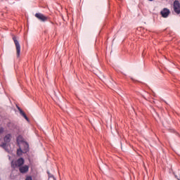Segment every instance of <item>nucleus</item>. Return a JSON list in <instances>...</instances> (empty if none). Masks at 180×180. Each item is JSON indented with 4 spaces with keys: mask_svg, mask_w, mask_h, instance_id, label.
<instances>
[{
    "mask_svg": "<svg viewBox=\"0 0 180 180\" xmlns=\"http://www.w3.org/2000/svg\"><path fill=\"white\" fill-rule=\"evenodd\" d=\"M25 165V159L23 158H20L18 160H13L11 162V168L13 169L16 168H20L22 165Z\"/></svg>",
    "mask_w": 180,
    "mask_h": 180,
    "instance_id": "f257e3e1",
    "label": "nucleus"
},
{
    "mask_svg": "<svg viewBox=\"0 0 180 180\" xmlns=\"http://www.w3.org/2000/svg\"><path fill=\"white\" fill-rule=\"evenodd\" d=\"M24 149L22 150V148H18L17 150V155H22L23 154H26L29 151V143L27 142L23 143Z\"/></svg>",
    "mask_w": 180,
    "mask_h": 180,
    "instance_id": "f03ea898",
    "label": "nucleus"
},
{
    "mask_svg": "<svg viewBox=\"0 0 180 180\" xmlns=\"http://www.w3.org/2000/svg\"><path fill=\"white\" fill-rule=\"evenodd\" d=\"M13 40L14 41V44L16 49L17 57L19 58L20 57V44H19V41L16 39V37H13Z\"/></svg>",
    "mask_w": 180,
    "mask_h": 180,
    "instance_id": "7ed1b4c3",
    "label": "nucleus"
},
{
    "mask_svg": "<svg viewBox=\"0 0 180 180\" xmlns=\"http://www.w3.org/2000/svg\"><path fill=\"white\" fill-rule=\"evenodd\" d=\"M173 9L176 15L180 14V2L178 0H175L173 3Z\"/></svg>",
    "mask_w": 180,
    "mask_h": 180,
    "instance_id": "20e7f679",
    "label": "nucleus"
},
{
    "mask_svg": "<svg viewBox=\"0 0 180 180\" xmlns=\"http://www.w3.org/2000/svg\"><path fill=\"white\" fill-rule=\"evenodd\" d=\"M35 17H37L39 20H41V22H47V20H49V17L44 15L40 13H37Z\"/></svg>",
    "mask_w": 180,
    "mask_h": 180,
    "instance_id": "39448f33",
    "label": "nucleus"
},
{
    "mask_svg": "<svg viewBox=\"0 0 180 180\" xmlns=\"http://www.w3.org/2000/svg\"><path fill=\"white\" fill-rule=\"evenodd\" d=\"M169 13H171V11L167 8H163L160 12L162 18H168V16H169Z\"/></svg>",
    "mask_w": 180,
    "mask_h": 180,
    "instance_id": "423d86ee",
    "label": "nucleus"
},
{
    "mask_svg": "<svg viewBox=\"0 0 180 180\" xmlns=\"http://www.w3.org/2000/svg\"><path fill=\"white\" fill-rule=\"evenodd\" d=\"M18 169L20 174H27V172H29V165H22Z\"/></svg>",
    "mask_w": 180,
    "mask_h": 180,
    "instance_id": "0eeeda50",
    "label": "nucleus"
},
{
    "mask_svg": "<svg viewBox=\"0 0 180 180\" xmlns=\"http://www.w3.org/2000/svg\"><path fill=\"white\" fill-rule=\"evenodd\" d=\"M12 139V135H11V134H6L4 138V141L5 143H11V140Z\"/></svg>",
    "mask_w": 180,
    "mask_h": 180,
    "instance_id": "6e6552de",
    "label": "nucleus"
},
{
    "mask_svg": "<svg viewBox=\"0 0 180 180\" xmlns=\"http://www.w3.org/2000/svg\"><path fill=\"white\" fill-rule=\"evenodd\" d=\"M18 109L20 112V114L21 115V116H22L23 118L25 119V120H27V122H29V117H27V115H26V113H25L20 107H18Z\"/></svg>",
    "mask_w": 180,
    "mask_h": 180,
    "instance_id": "1a4fd4ad",
    "label": "nucleus"
},
{
    "mask_svg": "<svg viewBox=\"0 0 180 180\" xmlns=\"http://www.w3.org/2000/svg\"><path fill=\"white\" fill-rule=\"evenodd\" d=\"M16 142L18 144H20V143H23V136H22V135H19L16 139Z\"/></svg>",
    "mask_w": 180,
    "mask_h": 180,
    "instance_id": "9d476101",
    "label": "nucleus"
},
{
    "mask_svg": "<svg viewBox=\"0 0 180 180\" xmlns=\"http://www.w3.org/2000/svg\"><path fill=\"white\" fill-rule=\"evenodd\" d=\"M8 144V142H4L1 145V147H2L3 148H5V147H6V145Z\"/></svg>",
    "mask_w": 180,
    "mask_h": 180,
    "instance_id": "9b49d317",
    "label": "nucleus"
},
{
    "mask_svg": "<svg viewBox=\"0 0 180 180\" xmlns=\"http://www.w3.org/2000/svg\"><path fill=\"white\" fill-rule=\"evenodd\" d=\"M25 180H33V179L32 178V176H27Z\"/></svg>",
    "mask_w": 180,
    "mask_h": 180,
    "instance_id": "f8f14e48",
    "label": "nucleus"
},
{
    "mask_svg": "<svg viewBox=\"0 0 180 180\" xmlns=\"http://www.w3.org/2000/svg\"><path fill=\"white\" fill-rule=\"evenodd\" d=\"M4 127H0V134H2V133H4Z\"/></svg>",
    "mask_w": 180,
    "mask_h": 180,
    "instance_id": "ddd939ff",
    "label": "nucleus"
},
{
    "mask_svg": "<svg viewBox=\"0 0 180 180\" xmlns=\"http://www.w3.org/2000/svg\"><path fill=\"white\" fill-rule=\"evenodd\" d=\"M51 25H54V22H51Z\"/></svg>",
    "mask_w": 180,
    "mask_h": 180,
    "instance_id": "4468645a",
    "label": "nucleus"
},
{
    "mask_svg": "<svg viewBox=\"0 0 180 180\" xmlns=\"http://www.w3.org/2000/svg\"><path fill=\"white\" fill-rule=\"evenodd\" d=\"M148 1H150L151 2V1H153V0H148Z\"/></svg>",
    "mask_w": 180,
    "mask_h": 180,
    "instance_id": "2eb2a0df",
    "label": "nucleus"
},
{
    "mask_svg": "<svg viewBox=\"0 0 180 180\" xmlns=\"http://www.w3.org/2000/svg\"><path fill=\"white\" fill-rule=\"evenodd\" d=\"M178 180H180L179 178H177Z\"/></svg>",
    "mask_w": 180,
    "mask_h": 180,
    "instance_id": "dca6fc26",
    "label": "nucleus"
}]
</instances>
